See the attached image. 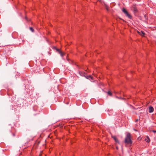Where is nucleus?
<instances>
[{
	"label": "nucleus",
	"instance_id": "nucleus-1",
	"mask_svg": "<svg viewBox=\"0 0 156 156\" xmlns=\"http://www.w3.org/2000/svg\"><path fill=\"white\" fill-rule=\"evenodd\" d=\"M125 142L126 146L129 147L131 146L132 142L131 139V135L130 133H128L125 139Z\"/></svg>",
	"mask_w": 156,
	"mask_h": 156
},
{
	"label": "nucleus",
	"instance_id": "nucleus-2",
	"mask_svg": "<svg viewBox=\"0 0 156 156\" xmlns=\"http://www.w3.org/2000/svg\"><path fill=\"white\" fill-rule=\"evenodd\" d=\"M123 12L125 14L126 16H127L129 18L131 19L132 18L131 16L129 14L125 8H123L122 9Z\"/></svg>",
	"mask_w": 156,
	"mask_h": 156
},
{
	"label": "nucleus",
	"instance_id": "nucleus-3",
	"mask_svg": "<svg viewBox=\"0 0 156 156\" xmlns=\"http://www.w3.org/2000/svg\"><path fill=\"white\" fill-rule=\"evenodd\" d=\"M154 111V108L153 107L150 106L149 108V112L151 113L153 112Z\"/></svg>",
	"mask_w": 156,
	"mask_h": 156
},
{
	"label": "nucleus",
	"instance_id": "nucleus-4",
	"mask_svg": "<svg viewBox=\"0 0 156 156\" xmlns=\"http://www.w3.org/2000/svg\"><path fill=\"white\" fill-rule=\"evenodd\" d=\"M138 33H139L140 35L142 36H144L145 35V33L143 31H141L140 32H138Z\"/></svg>",
	"mask_w": 156,
	"mask_h": 156
},
{
	"label": "nucleus",
	"instance_id": "nucleus-5",
	"mask_svg": "<svg viewBox=\"0 0 156 156\" xmlns=\"http://www.w3.org/2000/svg\"><path fill=\"white\" fill-rule=\"evenodd\" d=\"M113 138L116 142L119 143L118 140L117 139V138L116 136H114L113 137Z\"/></svg>",
	"mask_w": 156,
	"mask_h": 156
},
{
	"label": "nucleus",
	"instance_id": "nucleus-6",
	"mask_svg": "<svg viewBox=\"0 0 156 156\" xmlns=\"http://www.w3.org/2000/svg\"><path fill=\"white\" fill-rule=\"evenodd\" d=\"M145 140L147 142H149L150 141V139L148 137H147L145 139Z\"/></svg>",
	"mask_w": 156,
	"mask_h": 156
},
{
	"label": "nucleus",
	"instance_id": "nucleus-7",
	"mask_svg": "<svg viewBox=\"0 0 156 156\" xmlns=\"http://www.w3.org/2000/svg\"><path fill=\"white\" fill-rule=\"evenodd\" d=\"M59 53H60V54L62 56H63L64 55V53L62 52L61 51H59Z\"/></svg>",
	"mask_w": 156,
	"mask_h": 156
},
{
	"label": "nucleus",
	"instance_id": "nucleus-8",
	"mask_svg": "<svg viewBox=\"0 0 156 156\" xmlns=\"http://www.w3.org/2000/svg\"><path fill=\"white\" fill-rule=\"evenodd\" d=\"M105 8L107 10H108L109 9V7L107 5H105Z\"/></svg>",
	"mask_w": 156,
	"mask_h": 156
},
{
	"label": "nucleus",
	"instance_id": "nucleus-9",
	"mask_svg": "<svg viewBox=\"0 0 156 156\" xmlns=\"http://www.w3.org/2000/svg\"><path fill=\"white\" fill-rule=\"evenodd\" d=\"M108 94L109 95H110V96H111L112 95V94L111 93V92H110V91H108Z\"/></svg>",
	"mask_w": 156,
	"mask_h": 156
},
{
	"label": "nucleus",
	"instance_id": "nucleus-10",
	"mask_svg": "<svg viewBox=\"0 0 156 156\" xmlns=\"http://www.w3.org/2000/svg\"><path fill=\"white\" fill-rule=\"evenodd\" d=\"M30 30L33 32L34 31V30L32 27H30Z\"/></svg>",
	"mask_w": 156,
	"mask_h": 156
},
{
	"label": "nucleus",
	"instance_id": "nucleus-11",
	"mask_svg": "<svg viewBox=\"0 0 156 156\" xmlns=\"http://www.w3.org/2000/svg\"><path fill=\"white\" fill-rule=\"evenodd\" d=\"M88 77L91 79H92V77L91 76H88Z\"/></svg>",
	"mask_w": 156,
	"mask_h": 156
},
{
	"label": "nucleus",
	"instance_id": "nucleus-12",
	"mask_svg": "<svg viewBox=\"0 0 156 156\" xmlns=\"http://www.w3.org/2000/svg\"><path fill=\"white\" fill-rule=\"evenodd\" d=\"M42 155V154L41 153H40V154H39V156H41Z\"/></svg>",
	"mask_w": 156,
	"mask_h": 156
},
{
	"label": "nucleus",
	"instance_id": "nucleus-13",
	"mask_svg": "<svg viewBox=\"0 0 156 156\" xmlns=\"http://www.w3.org/2000/svg\"><path fill=\"white\" fill-rule=\"evenodd\" d=\"M116 149H118V147H116Z\"/></svg>",
	"mask_w": 156,
	"mask_h": 156
},
{
	"label": "nucleus",
	"instance_id": "nucleus-14",
	"mask_svg": "<svg viewBox=\"0 0 156 156\" xmlns=\"http://www.w3.org/2000/svg\"><path fill=\"white\" fill-rule=\"evenodd\" d=\"M134 11H136V9H135Z\"/></svg>",
	"mask_w": 156,
	"mask_h": 156
}]
</instances>
